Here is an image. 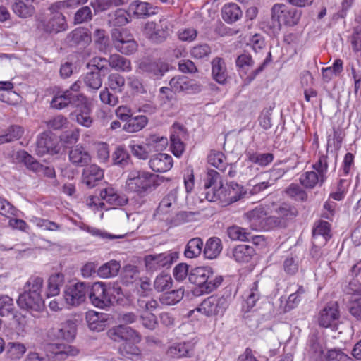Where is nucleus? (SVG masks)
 Listing matches in <instances>:
<instances>
[{
    "label": "nucleus",
    "mask_w": 361,
    "mask_h": 361,
    "mask_svg": "<svg viewBox=\"0 0 361 361\" xmlns=\"http://www.w3.org/2000/svg\"><path fill=\"white\" fill-rule=\"evenodd\" d=\"M273 212L276 215L266 217L264 209L256 207L246 215L254 230L269 231L276 228H286L298 214L297 208L287 202L274 204Z\"/></svg>",
    "instance_id": "nucleus-1"
},
{
    "label": "nucleus",
    "mask_w": 361,
    "mask_h": 361,
    "mask_svg": "<svg viewBox=\"0 0 361 361\" xmlns=\"http://www.w3.org/2000/svg\"><path fill=\"white\" fill-rule=\"evenodd\" d=\"M302 12L283 4H275L271 8V18L267 22L268 32L277 35L283 26L293 27L299 23Z\"/></svg>",
    "instance_id": "nucleus-2"
},
{
    "label": "nucleus",
    "mask_w": 361,
    "mask_h": 361,
    "mask_svg": "<svg viewBox=\"0 0 361 361\" xmlns=\"http://www.w3.org/2000/svg\"><path fill=\"white\" fill-rule=\"evenodd\" d=\"M158 176L144 170L133 169L128 175L126 188L128 192L144 197L157 186Z\"/></svg>",
    "instance_id": "nucleus-3"
},
{
    "label": "nucleus",
    "mask_w": 361,
    "mask_h": 361,
    "mask_svg": "<svg viewBox=\"0 0 361 361\" xmlns=\"http://www.w3.org/2000/svg\"><path fill=\"white\" fill-rule=\"evenodd\" d=\"M88 293L91 303L101 309L109 307L123 295L122 288L120 286H107L102 282L93 283L91 288H89Z\"/></svg>",
    "instance_id": "nucleus-4"
},
{
    "label": "nucleus",
    "mask_w": 361,
    "mask_h": 361,
    "mask_svg": "<svg viewBox=\"0 0 361 361\" xmlns=\"http://www.w3.org/2000/svg\"><path fill=\"white\" fill-rule=\"evenodd\" d=\"M111 39L116 51L123 54L130 55L137 49V42L134 39L131 32L127 29H113Z\"/></svg>",
    "instance_id": "nucleus-5"
},
{
    "label": "nucleus",
    "mask_w": 361,
    "mask_h": 361,
    "mask_svg": "<svg viewBox=\"0 0 361 361\" xmlns=\"http://www.w3.org/2000/svg\"><path fill=\"white\" fill-rule=\"evenodd\" d=\"M228 307L226 298L210 295L204 299L196 308V310L206 317L222 316Z\"/></svg>",
    "instance_id": "nucleus-6"
},
{
    "label": "nucleus",
    "mask_w": 361,
    "mask_h": 361,
    "mask_svg": "<svg viewBox=\"0 0 361 361\" xmlns=\"http://www.w3.org/2000/svg\"><path fill=\"white\" fill-rule=\"evenodd\" d=\"M59 4V1L55 2L49 7L50 15L47 20L42 21L41 26L44 32H59L65 30L67 27L66 20L61 13V10L65 8V6H56Z\"/></svg>",
    "instance_id": "nucleus-7"
},
{
    "label": "nucleus",
    "mask_w": 361,
    "mask_h": 361,
    "mask_svg": "<svg viewBox=\"0 0 361 361\" xmlns=\"http://www.w3.org/2000/svg\"><path fill=\"white\" fill-rule=\"evenodd\" d=\"M89 292V286L85 282H78L66 286L63 297L67 305L75 307L85 301Z\"/></svg>",
    "instance_id": "nucleus-8"
},
{
    "label": "nucleus",
    "mask_w": 361,
    "mask_h": 361,
    "mask_svg": "<svg viewBox=\"0 0 361 361\" xmlns=\"http://www.w3.org/2000/svg\"><path fill=\"white\" fill-rule=\"evenodd\" d=\"M17 158L20 161L25 164L27 169L39 176L43 175L51 178L56 176L55 169L54 167L44 166L40 164L26 151L18 152Z\"/></svg>",
    "instance_id": "nucleus-9"
},
{
    "label": "nucleus",
    "mask_w": 361,
    "mask_h": 361,
    "mask_svg": "<svg viewBox=\"0 0 361 361\" xmlns=\"http://www.w3.org/2000/svg\"><path fill=\"white\" fill-rule=\"evenodd\" d=\"M81 101H84L83 94L73 93L71 90L59 91L54 96L50 104L53 109H62L69 105L75 107Z\"/></svg>",
    "instance_id": "nucleus-10"
},
{
    "label": "nucleus",
    "mask_w": 361,
    "mask_h": 361,
    "mask_svg": "<svg viewBox=\"0 0 361 361\" xmlns=\"http://www.w3.org/2000/svg\"><path fill=\"white\" fill-rule=\"evenodd\" d=\"M17 304L20 308L30 312H40L44 308V302L42 295L28 291H24L19 295Z\"/></svg>",
    "instance_id": "nucleus-11"
},
{
    "label": "nucleus",
    "mask_w": 361,
    "mask_h": 361,
    "mask_svg": "<svg viewBox=\"0 0 361 361\" xmlns=\"http://www.w3.org/2000/svg\"><path fill=\"white\" fill-rule=\"evenodd\" d=\"M331 238V225L329 222L319 220L315 223L312 229V244L313 248L312 252L324 246L328 240Z\"/></svg>",
    "instance_id": "nucleus-12"
},
{
    "label": "nucleus",
    "mask_w": 361,
    "mask_h": 361,
    "mask_svg": "<svg viewBox=\"0 0 361 361\" xmlns=\"http://www.w3.org/2000/svg\"><path fill=\"white\" fill-rule=\"evenodd\" d=\"M107 335L111 340L118 343L123 341L139 343L141 341L139 333L126 325H118L110 329Z\"/></svg>",
    "instance_id": "nucleus-13"
},
{
    "label": "nucleus",
    "mask_w": 361,
    "mask_h": 361,
    "mask_svg": "<svg viewBox=\"0 0 361 361\" xmlns=\"http://www.w3.org/2000/svg\"><path fill=\"white\" fill-rule=\"evenodd\" d=\"M219 200L225 204H231L243 198H245L247 192L245 191L243 188L237 183H232L227 188L219 187Z\"/></svg>",
    "instance_id": "nucleus-14"
},
{
    "label": "nucleus",
    "mask_w": 361,
    "mask_h": 361,
    "mask_svg": "<svg viewBox=\"0 0 361 361\" xmlns=\"http://www.w3.org/2000/svg\"><path fill=\"white\" fill-rule=\"evenodd\" d=\"M186 129L179 123H174L171 130V149L176 157H180L185 149V145L182 140L186 136Z\"/></svg>",
    "instance_id": "nucleus-15"
},
{
    "label": "nucleus",
    "mask_w": 361,
    "mask_h": 361,
    "mask_svg": "<svg viewBox=\"0 0 361 361\" xmlns=\"http://www.w3.org/2000/svg\"><path fill=\"white\" fill-rule=\"evenodd\" d=\"M145 34L147 38L155 44L164 42L169 36L166 25L161 22L157 24L154 22H147L145 27Z\"/></svg>",
    "instance_id": "nucleus-16"
},
{
    "label": "nucleus",
    "mask_w": 361,
    "mask_h": 361,
    "mask_svg": "<svg viewBox=\"0 0 361 361\" xmlns=\"http://www.w3.org/2000/svg\"><path fill=\"white\" fill-rule=\"evenodd\" d=\"M339 318L338 307L336 303H330L319 314L318 323L320 326L328 328L336 324Z\"/></svg>",
    "instance_id": "nucleus-17"
},
{
    "label": "nucleus",
    "mask_w": 361,
    "mask_h": 361,
    "mask_svg": "<svg viewBox=\"0 0 361 361\" xmlns=\"http://www.w3.org/2000/svg\"><path fill=\"white\" fill-rule=\"evenodd\" d=\"M141 69L154 79L161 78L169 71V64L161 59L146 61L141 63Z\"/></svg>",
    "instance_id": "nucleus-18"
},
{
    "label": "nucleus",
    "mask_w": 361,
    "mask_h": 361,
    "mask_svg": "<svg viewBox=\"0 0 361 361\" xmlns=\"http://www.w3.org/2000/svg\"><path fill=\"white\" fill-rule=\"evenodd\" d=\"M99 195L102 200L113 207H123L128 202V198L125 195L119 193L111 185L101 190Z\"/></svg>",
    "instance_id": "nucleus-19"
},
{
    "label": "nucleus",
    "mask_w": 361,
    "mask_h": 361,
    "mask_svg": "<svg viewBox=\"0 0 361 361\" xmlns=\"http://www.w3.org/2000/svg\"><path fill=\"white\" fill-rule=\"evenodd\" d=\"M169 85L174 93H178L181 92H200V87L195 81L188 79L185 76H175L169 81Z\"/></svg>",
    "instance_id": "nucleus-20"
},
{
    "label": "nucleus",
    "mask_w": 361,
    "mask_h": 361,
    "mask_svg": "<svg viewBox=\"0 0 361 361\" xmlns=\"http://www.w3.org/2000/svg\"><path fill=\"white\" fill-rule=\"evenodd\" d=\"M173 164L171 155L164 153H158L151 157L149 161L150 169L154 172L164 173L169 171Z\"/></svg>",
    "instance_id": "nucleus-21"
},
{
    "label": "nucleus",
    "mask_w": 361,
    "mask_h": 361,
    "mask_svg": "<svg viewBox=\"0 0 361 361\" xmlns=\"http://www.w3.org/2000/svg\"><path fill=\"white\" fill-rule=\"evenodd\" d=\"M262 296V288L259 285V281H255L250 285L245 293V299L243 305V310L245 312H250L256 305Z\"/></svg>",
    "instance_id": "nucleus-22"
},
{
    "label": "nucleus",
    "mask_w": 361,
    "mask_h": 361,
    "mask_svg": "<svg viewBox=\"0 0 361 361\" xmlns=\"http://www.w3.org/2000/svg\"><path fill=\"white\" fill-rule=\"evenodd\" d=\"M85 166L82 173V181L89 188H92L104 178V171L96 164Z\"/></svg>",
    "instance_id": "nucleus-23"
},
{
    "label": "nucleus",
    "mask_w": 361,
    "mask_h": 361,
    "mask_svg": "<svg viewBox=\"0 0 361 361\" xmlns=\"http://www.w3.org/2000/svg\"><path fill=\"white\" fill-rule=\"evenodd\" d=\"M324 351V345L321 338L313 334L309 336L307 343V354L312 361L322 360Z\"/></svg>",
    "instance_id": "nucleus-24"
},
{
    "label": "nucleus",
    "mask_w": 361,
    "mask_h": 361,
    "mask_svg": "<svg viewBox=\"0 0 361 361\" xmlns=\"http://www.w3.org/2000/svg\"><path fill=\"white\" fill-rule=\"evenodd\" d=\"M54 140L48 133H41L37 140L35 153L40 157L47 154H55L57 152Z\"/></svg>",
    "instance_id": "nucleus-25"
},
{
    "label": "nucleus",
    "mask_w": 361,
    "mask_h": 361,
    "mask_svg": "<svg viewBox=\"0 0 361 361\" xmlns=\"http://www.w3.org/2000/svg\"><path fill=\"white\" fill-rule=\"evenodd\" d=\"M68 157L70 161L78 167L85 166L91 161V156L88 151L80 145L71 149Z\"/></svg>",
    "instance_id": "nucleus-26"
},
{
    "label": "nucleus",
    "mask_w": 361,
    "mask_h": 361,
    "mask_svg": "<svg viewBox=\"0 0 361 361\" xmlns=\"http://www.w3.org/2000/svg\"><path fill=\"white\" fill-rule=\"evenodd\" d=\"M212 75L213 79L220 85L227 82L228 77L226 63L222 58L215 57L212 61Z\"/></svg>",
    "instance_id": "nucleus-27"
},
{
    "label": "nucleus",
    "mask_w": 361,
    "mask_h": 361,
    "mask_svg": "<svg viewBox=\"0 0 361 361\" xmlns=\"http://www.w3.org/2000/svg\"><path fill=\"white\" fill-rule=\"evenodd\" d=\"M76 108V121L78 123L85 126L90 127L92 123V118L90 116V106L86 97L84 95V101L78 102Z\"/></svg>",
    "instance_id": "nucleus-28"
},
{
    "label": "nucleus",
    "mask_w": 361,
    "mask_h": 361,
    "mask_svg": "<svg viewBox=\"0 0 361 361\" xmlns=\"http://www.w3.org/2000/svg\"><path fill=\"white\" fill-rule=\"evenodd\" d=\"M154 7L147 2L134 1L128 6L129 12L137 18H144L154 14Z\"/></svg>",
    "instance_id": "nucleus-29"
},
{
    "label": "nucleus",
    "mask_w": 361,
    "mask_h": 361,
    "mask_svg": "<svg viewBox=\"0 0 361 361\" xmlns=\"http://www.w3.org/2000/svg\"><path fill=\"white\" fill-rule=\"evenodd\" d=\"M211 273V267H199L192 269L189 274V281L198 286L200 293L202 291V286L207 281Z\"/></svg>",
    "instance_id": "nucleus-30"
},
{
    "label": "nucleus",
    "mask_w": 361,
    "mask_h": 361,
    "mask_svg": "<svg viewBox=\"0 0 361 361\" xmlns=\"http://www.w3.org/2000/svg\"><path fill=\"white\" fill-rule=\"evenodd\" d=\"M148 123V118L145 115L130 116L128 121L123 126V130L128 133H133L140 131Z\"/></svg>",
    "instance_id": "nucleus-31"
},
{
    "label": "nucleus",
    "mask_w": 361,
    "mask_h": 361,
    "mask_svg": "<svg viewBox=\"0 0 361 361\" xmlns=\"http://www.w3.org/2000/svg\"><path fill=\"white\" fill-rule=\"evenodd\" d=\"M192 349V345L189 343H174L168 348L166 355L169 357L176 359L190 357Z\"/></svg>",
    "instance_id": "nucleus-32"
},
{
    "label": "nucleus",
    "mask_w": 361,
    "mask_h": 361,
    "mask_svg": "<svg viewBox=\"0 0 361 361\" xmlns=\"http://www.w3.org/2000/svg\"><path fill=\"white\" fill-rule=\"evenodd\" d=\"M242 15L240 6L235 3H228L222 7V18L227 23L236 22L242 17Z\"/></svg>",
    "instance_id": "nucleus-33"
},
{
    "label": "nucleus",
    "mask_w": 361,
    "mask_h": 361,
    "mask_svg": "<svg viewBox=\"0 0 361 361\" xmlns=\"http://www.w3.org/2000/svg\"><path fill=\"white\" fill-rule=\"evenodd\" d=\"M54 335L57 339L72 341L76 335V326L72 322L61 324L60 327L54 329Z\"/></svg>",
    "instance_id": "nucleus-34"
},
{
    "label": "nucleus",
    "mask_w": 361,
    "mask_h": 361,
    "mask_svg": "<svg viewBox=\"0 0 361 361\" xmlns=\"http://www.w3.org/2000/svg\"><path fill=\"white\" fill-rule=\"evenodd\" d=\"M104 314H99L91 311L86 314V321L89 328L94 331H102L104 330L106 326V320Z\"/></svg>",
    "instance_id": "nucleus-35"
},
{
    "label": "nucleus",
    "mask_w": 361,
    "mask_h": 361,
    "mask_svg": "<svg viewBox=\"0 0 361 361\" xmlns=\"http://www.w3.org/2000/svg\"><path fill=\"white\" fill-rule=\"evenodd\" d=\"M233 257L239 263H247L250 261L255 253L252 246L247 245H238L233 250Z\"/></svg>",
    "instance_id": "nucleus-36"
},
{
    "label": "nucleus",
    "mask_w": 361,
    "mask_h": 361,
    "mask_svg": "<svg viewBox=\"0 0 361 361\" xmlns=\"http://www.w3.org/2000/svg\"><path fill=\"white\" fill-rule=\"evenodd\" d=\"M112 164L125 168L130 162V156L123 145H118L111 155Z\"/></svg>",
    "instance_id": "nucleus-37"
},
{
    "label": "nucleus",
    "mask_w": 361,
    "mask_h": 361,
    "mask_svg": "<svg viewBox=\"0 0 361 361\" xmlns=\"http://www.w3.org/2000/svg\"><path fill=\"white\" fill-rule=\"evenodd\" d=\"M130 342L127 341L119 347V354L133 361H141L142 354L140 349Z\"/></svg>",
    "instance_id": "nucleus-38"
},
{
    "label": "nucleus",
    "mask_w": 361,
    "mask_h": 361,
    "mask_svg": "<svg viewBox=\"0 0 361 361\" xmlns=\"http://www.w3.org/2000/svg\"><path fill=\"white\" fill-rule=\"evenodd\" d=\"M222 250L221 240L217 237L209 238L205 244L204 255L206 258L213 259L216 258Z\"/></svg>",
    "instance_id": "nucleus-39"
},
{
    "label": "nucleus",
    "mask_w": 361,
    "mask_h": 361,
    "mask_svg": "<svg viewBox=\"0 0 361 361\" xmlns=\"http://www.w3.org/2000/svg\"><path fill=\"white\" fill-rule=\"evenodd\" d=\"M70 43L73 46H86L91 42V36L85 28H76L69 35Z\"/></svg>",
    "instance_id": "nucleus-40"
},
{
    "label": "nucleus",
    "mask_w": 361,
    "mask_h": 361,
    "mask_svg": "<svg viewBox=\"0 0 361 361\" xmlns=\"http://www.w3.org/2000/svg\"><path fill=\"white\" fill-rule=\"evenodd\" d=\"M145 144L149 148L150 152L163 151L168 145V139L166 137L161 136L157 134L149 135L145 139Z\"/></svg>",
    "instance_id": "nucleus-41"
},
{
    "label": "nucleus",
    "mask_w": 361,
    "mask_h": 361,
    "mask_svg": "<svg viewBox=\"0 0 361 361\" xmlns=\"http://www.w3.org/2000/svg\"><path fill=\"white\" fill-rule=\"evenodd\" d=\"M300 184L307 189H313L317 184L322 186L326 180H322L316 171H306L300 175Z\"/></svg>",
    "instance_id": "nucleus-42"
},
{
    "label": "nucleus",
    "mask_w": 361,
    "mask_h": 361,
    "mask_svg": "<svg viewBox=\"0 0 361 361\" xmlns=\"http://www.w3.org/2000/svg\"><path fill=\"white\" fill-rule=\"evenodd\" d=\"M64 283V276L62 274L51 275L48 280L46 295L47 298L57 295L60 293V288Z\"/></svg>",
    "instance_id": "nucleus-43"
},
{
    "label": "nucleus",
    "mask_w": 361,
    "mask_h": 361,
    "mask_svg": "<svg viewBox=\"0 0 361 361\" xmlns=\"http://www.w3.org/2000/svg\"><path fill=\"white\" fill-rule=\"evenodd\" d=\"M108 61L109 68H111L116 71L129 72L132 69L130 60L117 54H111Z\"/></svg>",
    "instance_id": "nucleus-44"
},
{
    "label": "nucleus",
    "mask_w": 361,
    "mask_h": 361,
    "mask_svg": "<svg viewBox=\"0 0 361 361\" xmlns=\"http://www.w3.org/2000/svg\"><path fill=\"white\" fill-rule=\"evenodd\" d=\"M203 245L202 238L197 237L190 239L185 246V256L190 259L197 257L202 253Z\"/></svg>",
    "instance_id": "nucleus-45"
},
{
    "label": "nucleus",
    "mask_w": 361,
    "mask_h": 361,
    "mask_svg": "<svg viewBox=\"0 0 361 361\" xmlns=\"http://www.w3.org/2000/svg\"><path fill=\"white\" fill-rule=\"evenodd\" d=\"M121 264L116 260H111L97 269V276L101 278H110L116 276L120 270Z\"/></svg>",
    "instance_id": "nucleus-46"
},
{
    "label": "nucleus",
    "mask_w": 361,
    "mask_h": 361,
    "mask_svg": "<svg viewBox=\"0 0 361 361\" xmlns=\"http://www.w3.org/2000/svg\"><path fill=\"white\" fill-rule=\"evenodd\" d=\"M26 352L24 344L18 342H8L6 346V355L12 361L20 360Z\"/></svg>",
    "instance_id": "nucleus-47"
},
{
    "label": "nucleus",
    "mask_w": 361,
    "mask_h": 361,
    "mask_svg": "<svg viewBox=\"0 0 361 361\" xmlns=\"http://www.w3.org/2000/svg\"><path fill=\"white\" fill-rule=\"evenodd\" d=\"M193 218L194 213L190 212L180 211L168 217L166 219V223L170 227H176L191 221Z\"/></svg>",
    "instance_id": "nucleus-48"
},
{
    "label": "nucleus",
    "mask_w": 361,
    "mask_h": 361,
    "mask_svg": "<svg viewBox=\"0 0 361 361\" xmlns=\"http://www.w3.org/2000/svg\"><path fill=\"white\" fill-rule=\"evenodd\" d=\"M13 13L20 18H27L35 13V7L32 4H25L23 0H17L12 5Z\"/></svg>",
    "instance_id": "nucleus-49"
},
{
    "label": "nucleus",
    "mask_w": 361,
    "mask_h": 361,
    "mask_svg": "<svg viewBox=\"0 0 361 361\" xmlns=\"http://www.w3.org/2000/svg\"><path fill=\"white\" fill-rule=\"evenodd\" d=\"M130 14L128 10L118 8L109 15V23L113 26H123L130 22Z\"/></svg>",
    "instance_id": "nucleus-50"
},
{
    "label": "nucleus",
    "mask_w": 361,
    "mask_h": 361,
    "mask_svg": "<svg viewBox=\"0 0 361 361\" xmlns=\"http://www.w3.org/2000/svg\"><path fill=\"white\" fill-rule=\"evenodd\" d=\"M102 76L99 72L92 71L86 73L83 81L89 90L94 92L102 87Z\"/></svg>",
    "instance_id": "nucleus-51"
},
{
    "label": "nucleus",
    "mask_w": 361,
    "mask_h": 361,
    "mask_svg": "<svg viewBox=\"0 0 361 361\" xmlns=\"http://www.w3.org/2000/svg\"><path fill=\"white\" fill-rule=\"evenodd\" d=\"M285 193L288 197L298 202H305L307 200L308 195L306 191L296 183H291L285 190Z\"/></svg>",
    "instance_id": "nucleus-52"
},
{
    "label": "nucleus",
    "mask_w": 361,
    "mask_h": 361,
    "mask_svg": "<svg viewBox=\"0 0 361 361\" xmlns=\"http://www.w3.org/2000/svg\"><path fill=\"white\" fill-rule=\"evenodd\" d=\"M247 157L250 161L262 167L268 166L273 161L274 158L272 153L259 152H248Z\"/></svg>",
    "instance_id": "nucleus-53"
},
{
    "label": "nucleus",
    "mask_w": 361,
    "mask_h": 361,
    "mask_svg": "<svg viewBox=\"0 0 361 361\" xmlns=\"http://www.w3.org/2000/svg\"><path fill=\"white\" fill-rule=\"evenodd\" d=\"M184 295V290L180 288L176 290L166 292L160 296V302L165 305H173L180 302Z\"/></svg>",
    "instance_id": "nucleus-54"
},
{
    "label": "nucleus",
    "mask_w": 361,
    "mask_h": 361,
    "mask_svg": "<svg viewBox=\"0 0 361 361\" xmlns=\"http://www.w3.org/2000/svg\"><path fill=\"white\" fill-rule=\"evenodd\" d=\"M223 277L220 275L214 274L211 268V273L207 281L202 286L200 294L209 293L216 290L222 283Z\"/></svg>",
    "instance_id": "nucleus-55"
},
{
    "label": "nucleus",
    "mask_w": 361,
    "mask_h": 361,
    "mask_svg": "<svg viewBox=\"0 0 361 361\" xmlns=\"http://www.w3.org/2000/svg\"><path fill=\"white\" fill-rule=\"evenodd\" d=\"M125 84V78L119 73H111L108 77V85L116 93H121Z\"/></svg>",
    "instance_id": "nucleus-56"
},
{
    "label": "nucleus",
    "mask_w": 361,
    "mask_h": 361,
    "mask_svg": "<svg viewBox=\"0 0 361 361\" xmlns=\"http://www.w3.org/2000/svg\"><path fill=\"white\" fill-rule=\"evenodd\" d=\"M94 42L97 49L102 52H106L109 49V39L105 35V30L97 29L94 32Z\"/></svg>",
    "instance_id": "nucleus-57"
},
{
    "label": "nucleus",
    "mask_w": 361,
    "mask_h": 361,
    "mask_svg": "<svg viewBox=\"0 0 361 361\" xmlns=\"http://www.w3.org/2000/svg\"><path fill=\"white\" fill-rule=\"evenodd\" d=\"M208 162L223 173H225L228 168L225 162V156L221 152H212L208 156Z\"/></svg>",
    "instance_id": "nucleus-58"
},
{
    "label": "nucleus",
    "mask_w": 361,
    "mask_h": 361,
    "mask_svg": "<svg viewBox=\"0 0 361 361\" xmlns=\"http://www.w3.org/2000/svg\"><path fill=\"white\" fill-rule=\"evenodd\" d=\"M87 66L94 67L97 71L105 76L110 71L108 59L104 57L96 56L92 58L87 64Z\"/></svg>",
    "instance_id": "nucleus-59"
},
{
    "label": "nucleus",
    "mask_w": 361,
    "mask_h": 361,
    "mask_svg": "<svg viewBox=\"0 0 361 361\" xmlns=\"http://www.w3.org/2000/svg\"><path fill=\"white\" fill-rule=\"evenodd\" d=\"M221 178L219 173L213 169L208 170L207 173L204 178V189H210L211 188L217 189L221 187Z\"/></svg>",
    "instance_id": "nucleus-60"
},
{
    "label": "nucleus",
    "mask_w": 361,
    "mask_h": 361,
    "mask_svg": "<svg viewBox=\"0 0 361 361\" xmlns=\"http://www.w3.org/2000/svg\"><path fill=\"white\" fill-rule=\"evenodd\" d=\"M139 277L137 267L133 265H126L121 274V281L123 284L129 285L133 283Z\"/></svg>",
    "instance_id": "nucleus-61"
},
{
    "label": "nucleus",
    "mask_w": 361,
    "mask_h": 361,
    "mask_svg": "<svg viewBox=\"0 0 361 361\" xmlns=\"http://www.w3.org/2000/svg\"><path fill=\"white\" fill-rule=\"evenodd\" d=\"M328 168V156L326 154L319 155L318 160L312 165L314 171L320 176L322 180H326L327 178Z\"/></svg>",
    "instance_id": "nucleus-62"
},
{
    "label": "nucleus",
    "mask_w": 361,
    "mask_h": 361,
    "mask_svg": "<svg viewBox=\"0 0 361 361\" xmlns=\"http://www.w3.org/2000/svg\"><path fill=\"white\" fill-rule=\"evenodd\" d=\"M177 200V191L176 190H171L160 202L157 208V212L165 214L168 212V209L172 206Z\"/></svg>",
    "instance_id": "nucleus-63"
},
{
    "label": "nucleus",
    "mask_w": 361,
    "mask_h": 361,
    "mask_svg": "<svg viewBox=\"0 0 361 361\" xmlns=\"http://www.w3.org/2000/svg\"><path fill=\"white\" fill-rule=\"evenodd\" d=\"M173 280L169 274H160L157 276L154 282V287L158 292H163L170 289L172 286Z\"/></svg>",
    "instance_id": "nucleus-64"
}]
</instances>
